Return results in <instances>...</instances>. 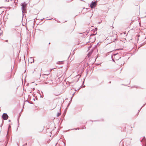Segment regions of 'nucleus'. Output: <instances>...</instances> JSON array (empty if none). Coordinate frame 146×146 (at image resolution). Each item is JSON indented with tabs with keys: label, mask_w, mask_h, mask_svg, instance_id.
I'll return each instance as SVG.
<instances>
[{
	"label": "nucleus",
	"mask_w": 146,
	"mask_h": 146,
	"mask_svg": "<svg viewBox=\"0 0 146 146\" xmlns=\"http://www.w3.org/2000/svg\"><path fill=\"white\" fill-rule=\"evenodd\" d=\"M10 127V125H9V127Z\"/></svg>",
	"instance_id": "obj_27"
},
{
	"label": "nucleus",
	"mask_w": 146,
	"mask_h": 146,
	"mask_svg": "<svg viewBox=\"0 0 146 146\" xmlns=\"http://www.w3.org/2000/svg\"><path fill=\"white\" fill-rule=\"evenodd\" d=\"M74 93L73 94H72V97L74 95Z\"/></svg>",
	"instance_id": "obj_16"
},
{
	"label": "nucleus",
	"mask_w": 146,
	"mask_h": 146,
	"mask_svg": "<svg viewBox=\"0 0 146 146\" xmlns=\"http://www.w3.org/2000/svg\"><path fill=\"white\" fill-rule=\"evenodd\" d=\"M90 13V14H91V15H91V17H90V18H91V17H92V13Z\"/></svg>",
	"instance_id": "obj_14"
},
{
	"label": "nucleus",
	"mask_w": 146,
	"mask_h": 146,
	"mask_svg": "<svg viewBox=\"0 0 146 146\" xmlns=\"http://www.w3.org/2000/svg\"><path fill=\"white\" fill-rule=\"evenodd\" d=\"M53 69V68H52V69H51L50 72H51V70H52V69Z\"/></svg>",
	"instance_id": "obj_23"
},
{
	"label": "nucleus",
	"mask_w": 146,
	"mask_h": 146,
	"mask_svg": "<svg viewBox=\"0 0 146 146\" xmlns=\"http://www.w3.org/2000/svg\"><path fill=\"white\" fill-rule=\"evenodd\" d=\"M97 30V28H96L94 29V31H96Z\"/></svg>",
	"instance_id": "obj_11"
},
{
	"label": "nucleus",
	"mask_w": 146,
	"mask_h": 146,
	"mask_svg": "<svg viewBox=\"0 0 146 146\" xmlns=\"http://www.w3.org/2000/svg\"><path fill=\"white\" fill-rule=\"evenodd\" d=\"M115 37H114V38H113V41H114V40H115Z\"/></svg>",
	"instance_id": "obj_13"
},
{
	"label": "nucleus",
	"mask_w": 146,
	"mask_h": 146,
	"mask_svg": "<svg viewBox=\"0 0 146 146\" xmlns=\"http://www.w3.org/2000/svg\"><path fill=\"white\" fill-rule=\"evenodd\" d=\"M145 105V104L143 105V106H144V105Z\"/></svg>",
	"instance_id": "obj_30"
},
{
	"label": "nucleus",
	"mask_w": 146,
	"mask_h": 146,
	"mask_svg": "<svg viewBox=\"0 0 146 146\" xmlns=\"http://www.w3.org/2000/svg\"><path fill=\"white\" fill-rule=\"evenodd\" d=\"M61 114V113L60 112H58L57 113V117H58Z\"/></svg>",
	"instance_id": "obj_8"
},
{
	"label": "nucleus",
	"mask_w": 146,
	"mask_h": 146,
	"mask_svg": "<svg viewBox=\"0 0 146 146\" xmlns=\"http://www.w3.org/2000/svg\"><path fill=\"white\" fill-rule=\"evenodd\" d=\"M113 57H114V56H111V58H112V60H113V61L114 62V59H113Z\"/></svg>",
	"instance_id": "obj_9"
},
{
	"label": "nucleus",
	"mask_w": 146,
	"mask_h": 146,
	"mask_svg": "<svg viewBox=\"0 0 146 146\" xmlns=\"http://www.w3.org/2000/svg\"><path fill=\"white\" fill-rule=\"evenodd\" d=\"M69 104H68V106H67V108H68V107L69 106Z\"/></svg>",
	"instance_id": "obj_19"
},
{
	"label": "nucleus",
	"mask_w": 146,
	"mask_h": 146,
	"mask_svg": "<svg viewBox=\"0 0 146 146\" xmlns=\"http://www.w3.org/2000/svg\"><path fill=\"white\" fill-rule=\"evenodd\" d=\"M9 122L10 121V120H9Z\"/></svg>",
	"instance_id": "obj_25"
},
{
	"label": "nucleus",
	"mask_w": 146,
	"mask_h": 146,
	"mask_svg": "<svg viewBox=\"0 0 146 146\" xmlns=\"http://www.w3.org/2000/svg\"><path fill=\"white\" fill-rule=\"evenodd\" d=\"M77 129H79V128H74V129H72L71 130H72V129H74V130H76Z\"/></svg>",
	"instance_id": "obj_10"
},
{
	"label": "nucleus",
	"mask_w": 146,
	"mask_h": 146,
	"mask_svg": "<svg viewBox=\"0 0 146 146\" xmlns=\"http://www.w3.org/2000/svg\"><path fill=\"white\" fill-rule=\"evenodd\" d=\"M111 83V81L109 82V83H110H110Z\"/></svg>",
	"instance_id": "obj_21"
},
{
	"label": "nucleus",
	"mask_w": 146,
	"mask_h": 146,
	"mask_svg": "<svg viewBox=\"0 0 146 146\" xmlns=\"http://www.w3.org/2000/svg\"><path fill=\"white\" fill-rule=\"evenodd\" d=\"M94 31V34H96V33H95V31Z\"/></svg>",
	"instance_id": "obj_24"
},
{
	"label": "nucleus",
	"mask_w": 146,
	"mask_h": 146,
	"mask_svg": "<svg viewBox=\"0 0 146 146\" xmlns=\"http://www.w3.org/2000/svg\"><path fill=\"white\" fill-rule=\"evenodd\" d=\"M8 116L7 113H4L2 115V118L4 120H7L8 119Z\"/></svg>",
	"instance_id": "obj_4"
},
{
	"label": "nucleus",
	"mask_w": 146,
	"mask_h": 146,
	"mask_svg": "<svg viewBox=\"0 0 146 146\" xmlns=\"http://www.w3.org/2000/svg\"><path fill=\"white\" fill-rule=\"evenodd\" d=\"M27 145V143H26V144H25V145Z\"/></svg>",
	"instance_id": "obj_29"
},
{
	"label": "nucleus",
	"mask_w": 146,
	"mask_h": 146,
	"mask_svg": "<svg viewBox=\"0 0 146 146\" xmlns=\"http://www.w3.org/2000/svg\"><path fill=\"white\" fill-rule=\"evenodd\" d=\"M26 102H28L29 103L28 101V100H27L26 101Z\"/></svg>",
	"instance_id": "obj_15"
},
{
	"label": "nucleus",
	"mask_w": 146,
	"mask_h": 146,
	"mask_svg": "<svg viewBox=\"0 0 146 146\" xmlns=\"http://www.w3.org/2000/svg\"><path fill=\"white\" fill-rule=\"evenodd\" d=\"M18 125H19V121H18Z\"/></svg>",
	"instance_id": "obj_20"
},
{
	"label": "nucleus",
	"mask_w": 146,
	"mask_h": 146,
	"mask_svg": "<svg viewBox=\"0 0 146 146\" xmlns=\"http://www.w3.org/2000/svg\"><path fill=\"white\" fill-rule=\"evenodd\" d=\"M145 44H144V43L142 44H141V46H142L144 45Z\"/></svg>",
	"instance_id": "obj_12"
},
{
	"label": "nucleus",
	"mask_w": 146,
	"mask_h": 146,
	"mask_svg": "<svg viewBox=\"0 0 146 146\" xmlns=\"http://www.w3.org/2000/svg\"><path fill=\"white\" fill-rule=\"evenodd\" d=\"M97 5V1H92L90 5V7L92 8L95 7Z\"/></svg>",
	"instance_id": "obj_3"
},
{
	"label": "nucleus",
	"mask_w": 146,
	"mask_h": 146,
	"mask_svg": "<svg viewBox=\"0 0 146 146\" xmlns=\"http://www.w3.org/2000/svg\"><path fill=\"white\" fill-rule=\"evenodd\" d=\"M58 62L59 63L58 64H60V63H61V62Z\"/></svg>",
	"instance_id": "obj_17"
},
{
	"label": "nucleus",
	"mask_w": 146,
	"mask_h": 146,
	"mask_svg": "<svg viewBox=\"0 0 146 146\" xmlns=\"http://www.w3.org/2000/svg\"><path fill=\"white\" fill-rule=\"evenodd\" d=\"M40 97H42V96H41V95H40Z\"/></svg>",
	"instance_id": "obj_26"
},
{
	"label": "nucleus",
	"mask_w": 146,
	"mask_h": 146,
	"mask_svg": "<svg viewBox=\"0 0 146 146\" xmlns=\"http://www.w3.org/2000/svg\"><path fill=\"white\" fill-rule=\"evenodd\" d=\"M7 1V0H5V1Z\"/></svg>",
	"instance_id": "obj_28"
},
{
	"label": "nucleus",
	"mask_w": 146,
	"mask_h": 146,
	"mask_svg": "<svg viewBox=\"0 0 146 146\" xmlns=\"http://www.w3.org/2000/svg\"><path fill=\"white\" fill-rule=\"evenodd\" d=\"M27 5V4L25 2H24L23 3H22L21 4V5L22 6L21 9L22 10L23 13L24 12H25Z\"/></svg>",
	"instance_id": "obj_1"
},
{
	"label": "nucleus",
	"mask_w": 146,
	"mask_h": 146,
	"mask_svg": "<svg viewBox=\"0 0 146 146\" xmlns=\"http://www.w3.org/2000/svg\"><path fill=\"white\" fill-rule=\"evenodd\" d=\"M7 145H6L5 146H6Z\"/></svg>",
	"instance_id": "obj_31"
},
{
	"label": "nucleus",
	"mask_w": 146,
	"mask_h": 146,
	"mask_svg": "<svg viewBox=\"0 0 146 146\" xmlns=\"http://www.w3.org/2000/svg\"><path fill=\"white\" fill-rule=\"evenodd\" d=\"M119 53H117L113 54V56L115 60H118L119 59L121 58V57L119 56Z\"/></svg>",
	"instance_id": "obj_2"
},
{
	"label": "nucleus",
	"mask_w": 146,
	"mask_h": 146,
	"mask_svg": "<svg viewBox=\"0 0 146 146\" xmlns=\"http://www.w3.org/2000/svg\"><path fill=\"white\" fill-rule=\"evenodd\" d=\"M97 32H96V34H92L91 35H90V36H91L95 35H96L97 34Z\"/></svg>",
	"instance_id": "obj_7"
},
{
	"label": "nucleus",
	"mask_w": 146,
	"mask_h": 146,
	"mask_svg": "<svg viewBox=\"0 0 146 146\" xmlns=\"http://www.w3.org/2000/svg\"><path fill=\"white\" fill-rule=\"evenodd\" d=\"M29 59L30 60H33V61H31V63H32L33 62H34V59L32 57H30L29 58Z\"/></svg>",
	"instance_id": "obj_6"
},
{
	"label": "nucleus",
	"mask_w": 146,
	"mask_h": 146,
	"mask_svg": "<svg viewBox=\"0 0 146 146\" xmlns=\"http://www.w3.org/2000/svg\"><path fill=\"white\" fill-rule=\"evenodd\" d=\"M112 37V36H111H111H110V37Z\"/></svg>",
	"instance_id": "obj_22"
},
{
	"label": "nucleus",
	"mask_w": 146,
	"mask_h": 146,
	"mask_svg": "<svg viewBox=\"0 0 146 146\" xmlns=\"http://www.w3.org/2000/svg\"><path fill=\"white\" fill-rule=\"evenodd\" d=\"M92 52H93L92 50H91L90 51V52H89L88 54V55L87 56H88V57H89V56H91V54H92Z\"/></svg>",
	"instance_id": "obj_5"
},
{
	"label": "nucleus",
	"mask_w": 146,
	"mask_h": 146,
	"mask_svg": "<svg viewBox=\"0 0 146 146\" xmlns=\"http://www.w3.org/2000/svg\"><path fill=\"white\" fill-rule=\"evenodd\" d=\"M8 41V40H6V42H7Z\"/></svg>",
	"instance_id": "obj_18"
}]
</instances>
